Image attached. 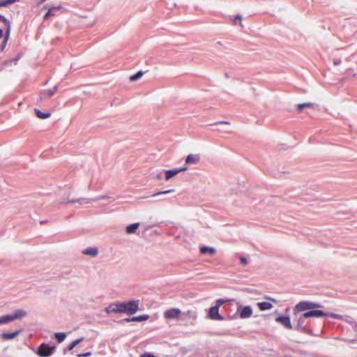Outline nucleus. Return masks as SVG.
Returning <instances> with one entry per match:
<instances>
[{
    "instance_id": "nucleus-30",
    "label": "nucleus",
    "mask_w": 357,
    "mask_h": 357,
    "mask_svg": "<svg viewBox=\"0 0 357 357\" xmlns=\"http://www.w3.org/2000/svg\"><path fill=\"white\" fill-rule=\"evenodd\" d=\"M142 75H143V72L138 71L135 75H132V76H130V79L132 82H135V81L138 80L139 78H141L142 77Z\"/></svg>"
},
{
    "instance_id": "nucleus-11",
    "label": "nucleus",
    "mask_w": 357,
    "mask_h": 357,
    "mask_svg": "<svg viewBox=\"0 0 357 357\" xmlns=\"http://www.w3.org/2000/svg\"><path fill=\"white\" fill-rule=\"evenodd\" d=\"M187 167H182V168H176L173 169L166 170L165 171V179L167 181L169 180L176 174H178L180 172H184L187 169Z\"/></svg>"
},
{
    "instance_id": "nucleus-7",
    "label": "nucleus",
    "mask_w": 357,
    "mask_h": 357,
    "mask_svg": "<svg viewBox=\"0 0 357 357\" xmlns=\"http://www.w3.org/2000/svg\"><path fill=\"white\" fill-rule=\"evenodd\" d=\"M181 311L178 308H171L166 310L164 313V317L166 319H178L181 314Z\"/></svg>"
},
{
    "instance_id": "nucleus-16",
    "label": "nucleus",
    "mask_w": 357,
    "mask_h": 357,
    "mask_svg": "<svg viewBox=\"0 0 357 357\" xmlns=\"http://www.w3.org/2000/svg\"><path fill=\"white\" fill-rule=\"evenodd\" d=\"M82 253L86 255L96 257L98 254V249L96 247H88L83 250Z\"/></svg>"
},
{
    "instance_id": "nucleus-19",
    "label": "nucleus",
    "mask_w": 357,
    "mask_h": 357,
    "mask_svg": "<svg viewBox=\"0 0 357 357\" xmlns=\"http://www.w3.org/2000/svg\"><path fill=\"white\" fill-rule=\"evenodd\" d=\"M149 318V315H147V314H142V315H139V316H137V317H133L132 318L126 319V321L127 322H131V321H138V322H140V321H146Z\"/></svg>"
},
{
    "instance_id": "nucleus-25",
    "label": "nucleus",
    "mask_w": 357,
    "mask_h": 357,
    "mask_svg": "<svg viewBox=\"0 0 357 357\" xmlns=\"http://www.w3.org/2000/svg\"><path fill=\"white\" fill-rule=\"evenodd\" d=\"M35 113L38 118L45 119L50 116V113H44L38 109H35Z\"/></svg>"
},
{
    "instance_id": "nucleus-18",
    "label": "nucleus",
    "mask_w": 357,
    "mask_h": 357,
    "mask_svg": "<svg viewBox=\"0 0 357 357\" xmlns=\"http://www.w3.org/2000/svg\"><path fill=\"white\" fill-rule=\"evenodd\" d=\"M0 21L3 22L6 26V38L8 37V35L10 33L11 30V24L10 22L7 20L3 15L0 14Z\"/></svg>"
},
{
    "instance_id": "nucleus-24",
    "label": "nucleus",
    "mask_w": 357,
    "mask_h": 357,
    "mask_svg": "<svg viewBox=\"0 0 357 357\" xmlns=\"http://www.w3.org/2000/svg\"><path fill=\"white\" fill-rule=\"evenodd\" d=\"M258 306L260 310L264 311L270 310L273 307V305L269 302H261L258 303Z\"/></svg>"
},
{
    "instance_id": "nucleus-12",
    "label": "nucleus",
    "mask_w": 357,
    "mask_h": 357,
    "mask_svg": "<svg viewBox=\"0 0 357 357\" xmlns=\"http://www.w3.org/2000/svg\"><path fill=\"white\" fill-rule=\"evenodd\" d=\"M276 321L283 325L285 328L288 329H292L294 327L292 326L289 317L286 316H279L276 318Z\"/></svg>"
},
{
    "instance_id": "nucleus-28",
    "label": "nucleus",
    "mask_w": 357,
    "mask_h": 357,
    "mask_svg": "<svg viewBox=\"0 0 357 357\" xmlns=\"http://www.w3.org/2000/svg\"><path fill=\"white\" fill-rule=\"evenodd\" d=\"M54 336L59 342H62L66 337L65 333H55Z\"/></svg>"
},
{
    "instance_id": "nucleus-26",
    "label": "nucleus",
    "mask_w": 357,
    "mask_h": 357,
    "mask_svg": "<svg viewBox=\"0 0 357 357\" xmlns=\"http://www.w3.org/2000/svg\"><path fill=\"white\" fill-rule=\"evenodd\" d=\"M84 340V337H81L79 339H77L72 342L68 347V350L71 351L73 349L77 344H79L81 342Z\"/></svg>"
},
{
    "instance_id": "nucleus-36",
    "label": "nucleus",
    "mask_w": 357,
    "mask_h": 357,
    "mask_svg": "<svg viewBox=\"0 0 357 357\" xmlns=\"http://www.w3.org/2000/svg\"><path fill=\"white\" fill-rule=\"evenodd\" d=\"M240 261L241 263L243 264V265H246L248 264V260L246 259V257H243V256H240Z\"/></svg>"
},
{
    "instance_id": "nucleus-1",
    "label": "nucleus",
    "mask_w": 357,
    "mask_h": 357,
    "mask_svg": "<svg viewBox=\"0 0 357 357\" xmlns=\"http://www.w3.org/2000/svg\"><path fill=\"white\" fill-rule=\"evenodd\" d=\"M321 305L315 302L311 301H301L297 303L294 308V313H301L303 311L319 308Z\"/></svg>"
},
{
    "instance_id": "nucleus-2",
    "label": "nucleus",
    "mask_w": 357,
    "mask_h": 357,
    "mask_svg": "<svg viewBox=\"0 0 357 357\" xmlns=\"http://www.w3.org/2000/svg\"><path fill=\"white\" fill-rule=\"evenodd\" d=\"M294 321L296 322V324L294 326V329L306 333V326H307V317H304V313H294Z\"/></svg>"
},
{
    "instance_id": "nucleus-35",
    "label": "nucleus",
    "mask_w": 357,
    "mask_h": 357,
    "mask_svg": "<svg viewBox=\"0 0 357 357\" xmlns=\"http://www.w3.org/2000/svg\"><path fill=\"white\" fill-rule=\"evenodd\" d=\"M226 301L223 300V299H218L215 302V306H218V307L220 308V307L224 304L225 303Z\"/></svg>"
},
{
    "instance_id": "nucleus-4",
    "label": "nucleus",
    "mask_w": 357,
    "mask_h": 357,
    "mask_svg": "<svg viewBox=\"0 0 357 357\" xmlns=\"http://www.w3.org/2000/svg\"><path fill=\"white\" fill-rule=\"evenodd\" d=\"M55 348L56 347L54 345L50 346L45 343H42L38 349L37 354L40 357L50 356L55 350Z\"/></svg>"
},
{
    "instance_id": "nucleus-29",
    "label": "nucleus",
    "mask_w": 357,
    "mask_h": 357,
    "mask_svg": "<svg viewBox=\"0 0 357 357\" xmlns=\"http://www.w3.org/2000/svg\"><path fill=\"white\" fill-rule=\"evenodd\" d=\"M314 106L313 103L311 102H305L302 104H298L297 105V109L299 112H301L303 108L312 107Z\"/></svg>"
},
{
    "instance_id": "nucleus-41",
    "label": "nucleus",
    "mask_w": 357,
    "mask_h": 357,
    "mask_svg": "<svg viewBox=\"0 0 357 357\" xmlns=\"http://www.w3.org/2000/svg\"><path fill=\"white\" fill-rule=\"evenodd\" d=\"M3 29H0V38H2V36H3Z\"/></svg>"
},
{
    "instance_id": "nucleus-15",
    "label": "nucleus",
    "mask_w": 357,
    "mask_h": 357,
    "mask_svg": "<svg viewBox=\"0 0 357 357\" xmlns=\"http://www.w3.org/2000/svg\"><path fill=\"white\" fill-rule=\"evenodd\" d=\"M200 160L198 154H190L185 158V163L188 165L196 164Z\"/></svg>"
},
{
    "instance_id": "nucleus-37",
    "label": "nucleus",
    "mask_w": 357,
    "mask_h": 357,
    "mask_svg": "<svg viewBox=\"0 0 357 357\" xmlns=\"http://www.w3.org/2000/svg\"><path fill=\"white\" fill-rule=\"evenodd\" d=\"M91 355V352L89 351L86 353L79 354L77 355V357H89Z\"/></svg>"
},
{
    "instance_id": "nucleus-39",
    "label": "nucleus",
    "mask_w": 357,
    "mask_h": 357,
    "mask_svg": "<svg viewBox=\"0 0 357 357\" xmlns=\"http://www.w3.org/2000/svg\"><path fill=\"white\" fill-rule=\"evenodd\" d=\"M155 177H156V178H157V179L160 180V179L162 178V173H161V172L158 173V174L156 175V176H155Z\"/></svg>"
},
{
    "instance_id": "nucleus-17",
    "label": "nucleus",
    "mask_w": 357,
    "mask_h": 357,
    "mask_svg": "<svg viewBox=\"0 0 357 357\" xmlns=\"http://www.w3.org/2000/svg\"><path fill=\"white\" fill-rule=\"evenodd\" d=\"M21 330H17L13 333H3L1 337L3 340H13L20 333Z\"/></svg>"
},
{
    "instance_id": "nucleus-27",
    "label": "nucleus",
    "mask_w": 357,
    "mask_h": 357,
    "mask_svg": "<svg viewBox=\"0 0 357 357\" xmlns=\"http://www.w3.org/2000/svg\"><path fill=\"white\" fill-rule=\"evenodd\" d=\"M229 20L233 22L234 24H239L241 26H242L241 20L242 17L239 15H236L235 16H229Z\"/></svg>"
},
{
    "instance_id": "nucleus-5",
    "label": "nucleus",
    "mask_w": 357,
    "mask_h": 357,
    "mask_svg": "<svg viewBox=\"0 0 357 357\" xmlns=\"http://www.w3.org/2000/svg\"><path fill=\"white\" fill-rule=\"evenodd\" d=\"M58 89V86H55L52 89L43 90L40 93L39 98L38 99V101L42 102L43 100L49 99L52 96L54 95L56 91Z\"/></svg>"
},
{
    "instance_id": "nucleus-22",
    "label": "nucleus",
    "mask_w": 357,
    "mask_h": 357,
    "mask_svg": "<svg viewBox=\"0 0 357 357\" xmlns=\"http://www.w3.org/2000/svg\"><path fill=\"white\" fill-rule=\"evenodd\" d=\"M200 252L203 255L209 254L212 255L215 254V249L213 247L202 246L200 248Z\"/></svg>"
},
{
    "instance_id": "nucleus-9",
    "label": "nucleus",
    "mask_w": 357,
    "mask_h": 357,
    "mask_svg": "<svg viewBox=\"0 0 357 357\" xmlns=\"http://www.w3.org/2000/svg\"><path fill=\"white\" fill-rule=\"evenodd\" d=\"M105 312L108 314L112 312L123 313L121 303L117 302L110 304L108 307L105 308Z\"/></svg>"
},
{
    "instance_id": "nucleus-33",
    "label": "nucleus",
    "mask_w": 357,
    "mask_h": 357,
    "mask_svg": "<svg viewBox=\"0 0 357 357\" xmlns=\"http://www.w3.org/2000/svg\"><path fill=\"white\" fill-rule=\"evenodd\" d=\"M9 36H10V34H8V37L6 38V33L4 34L3 40L2 42V44L0 46L1 50H3L4 47H6V45L7 44V42H8V38H9Z\"/></svg>"
},
{
    "instance_id": "nucleus-40",
    "label": "nucleus",
    "mask_w": 357,
    "mask_h": 357,
    "mask_svg": "<svg viewBox=\"0 0 357 357\" xmlns=\"http://www.w3.org/2000/svg\"><path fill=\"white\" fill-rule=\"evenodd\" d=\"M218 123H220V124H229V123L228 121H220V122L215 123V124H218Z\"/></svg>"
},
{
    "instance_id": "nucleus-6",
    "label": "nucleus",
    "mask_w": 357,
    "mask_h": 357,
    "mask_svg": "<svg viewBox=\"0 0 357 357\" xmlns=\"http://www.w3.org/2000/svg\"><path fill=\"white\" fill-rule=\"evenodd\" d=\"M208 317L212 320H224V317L219 314V307L218 306H213L210 307L208 314Z\"/></svg>"
},
{
    "instance_id": "nucleus-13",
    "label": "nucleus",
    "mask_w": 357,
    "mask_h": 357,
    "mask_svg": "<svg viewBox=\"0 0 357 357\" xmlns=\"http://www.w3.org/2000/svg\"><path fill=\"white\" fill-rule=\"evenodd\" d=\"M240 317L241 319H246L252 316V310L250 306H245L238 309Z\"/></svg>"
},
{
    "instance_id": "nucleus-20",
    "label": "nucleus",
    "mask_w": 357,
    "mask_h": 357,
    "mask_svg": "<svg viewBox=\"0 0 357 357\" xmlns=\"http://www.w3.org/2000/svg\"><path fill=\"white\" fill-rule=\"evenodd\" d=\"M27 314V312L22 309L15 310L13 314H12V316L13 317L14 321L17 319H22L24 317H26Z\"/></svg>"
},
{
    "instance_id": "nucleus-8",
    "label": "nucleus",
    "mask_w": 357,
    "mask_h": 357,
    "mask_svg": "<svg viewBox=\"0 0 357 357\" xmlns=\"http://www.w3.org/2000/svg\"><path fill=\"white\" fill-rule=\"evenodd\" d=\"M100 199H112V197H107V196H99V197H97L93 198V199L81 198V199H78L77 200H70V201H68V202L78 203L79 204H89V203H90L91 202L98 201V200H99Z\"/></svg>"
},
{
    "instance_id": "nucleus-38",
    "label": "nucleus",
    "mask_w": 357,
    "mask_h": 357,
    "mask_svg": "<svg viewBox=\"0 0 357 357\" xmlns=\"http://www.w3.org/2000/svg\"><path fill=\"white\" fill-rule=\"evenodd\" d=\"M333 63L335 66H339L341 63V60L340 59H335Z\"/></svg>"
},
{
    "instance_id": "nucleus-32",
    "label": "nucleus",
    "mask_w": 357,
    "mask_h": 357,
    "mask_svg": "<svg viewBox=\"0 0 357 357\" xmlns=\"http://www.w3.org/2000/svg\"><path fill=\"white\" fill-rule=\"evenodd\" d=\"M173 192H174V189H170V190H165V191H160V192L153 194L151 195V197H156V196L161 195H166V194Z\"/></svg>"
},
{
    "instance_id": "nucleus-10",
    "label": "nucleus",
    "mask_w": 357,
    "mask_h": 357,
    "mask_svg": "<svg viewBox=\"0 0 357 357\" xmlns=\"http://www.w3.org/2000/svg\"><path fill=\"white\" fill-rule=\"evenodd\" d=\"M325 316H326V314L324 311L317 310V308L304 312V317L307 319L310 317H322Z\"/></svg>"
},
{
    "instance_id": "nucleus-3",
    "label": "nucleus",
    "mask_w": 357,
    "mask_h": 357,
    "mask_svg": "<svg viewBox=\"0 0 357 357\" xmlns=\"http://www.w3.org/2000/svg\"><path fill=\"white\" fill-rule=\"evenodd\" d=\"M139 301L121 302L123 313L133 314L139 310Z\"/></svg>"
},
{
    "instance_id": "nucleus-34",
    "label": "nucleus",
    "mask_w": 357,
    "mask_h": 357,
    "mask_svg": "<svg viewBox=\"0 0 357 357\" xmlns=\"http://www.w3.org/2000/svg\"><path fill=\"white\" fill-rule=\"evenodd\" d=\"M351 330L356 333V337L351 340V341L356 340L357 341V324H351Z\"/></svg>"
},
{
    "instance_id": "nucleus-21",
    "label": "nucleus",
    "mask_w": 357,
    "mask_h": 357,
    "mask_svg": "<svg viewBox=\"0 0 357 357\" xmlns=\"http://www.w3.org/2000/svg\"><path fill=\"white\" fill-rule=\"evenodd\" d=\"M13 317L12 314H6L0 317V326L8 324L13 321Z\"/></svg>"
},
{
    "instance_id": "nucleus-31",
    "label": "nucleus",
    "mask_w": 357,
    "mask_h": 357,
    "mask_svg": "<svg viewBox=\"0 0 357 357\" xmlns=\"http://www.w3.org/2000/svg\"><path fill=\"white\" fill-rule=\"evenodd\" d=\"M18 0H0V7L1 6H6L8 4L15 3Z\"/></svg>"
},
{
    "instance_id": "nucleus-23",
    "label": "nucleus",
    "mask_w": 357,
    "mask_h": 357,
    "mask_svg": "<svg viewBox=\"0 0 357 357\" xmlns=\"http://www.w3.org/2000/svg\"><path fill=\"white\" fill-rule=\"evenodd\" d=\"M139 227V223L136 222V223L131 224L126 227V232L128 234H135V233H136Z\"/></svg>"
},
{
    "instance_id": "nucleus-14",
    "label": "nucleus",
    "mask_w": 357,
    "mask_h": 357,
    "mask_svg": "<svg viewBox=\"0 0 357 357\" xmlns=\"http://www.w3.org/2000/svg\"><path fill=\"white\" fill-rule=\"evenodd\" d=\"M62 9H63V7L61 6H52L51 8H49L47 12L44 15V20H47L51 16L56 15V13L55 12V10H62Z\"/></svg>"
}]
</instances>
